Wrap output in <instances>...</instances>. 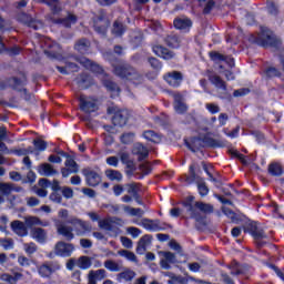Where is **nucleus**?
Wrapping results in <instances>:
<instances>
[{
	"mask_svg": "<svg viewBox=\"0 0 284 284\" xmlns=\"http://www.w3.org/2000/svg\"><path fill=\"white\" fill-rule=\"evenodd\" d=\"M45 6L50 7L52 14L50 16V20L52 23H57L59 26H63L64 28H70V26L77 23V16L67 13L65 18H54V16L61 12V2L59 0H42Z\"/></svg>",
	"mask_w": 284,
	"mask_h": 284,
	"instance_id": "f257e3e1",
	"label": "nucleus"
},
{
	"mask_svg": "<svg viewBox=\"0 0 284 284\" xmlns=\"http://www.w3.org/2000/svg\"><path fill=\"white\" fill-rule=\"evenodd\" d=\"M45 6L50 7L52 14L50 16V20L52 23H57L59 26H63L64 28H70V26L77 23V16L67 13L65 18H54V16L61 12V2L59 0H42Z\"/></svg>",
	"mask_w": 284,
	"mask_h": 284,
	"instance_id": "f03ea898",
	"label": "nucleus"
},
{
	"mask_svg": "<svg viewBox=\"0 0 284 284\" xmlns=\"http://www.w3.org/2000/svg\"><path fill=\"white\" fill-rule=\"evenodd\" d=\"M3 83L4 85L2 87V90H6V88H11V90H16V92H23L24 101H30L32 99V94L28 93V89H24L28 84V77H26L24 73H20L17 77L7 79L3 81Z\"/></svg>",
	"mask_w": 284,
	"mask_h": 284,
	"instance_id": "7ed1b4c3",
	"label": "nucleus"
},
{
	"mask_svg": "<svg viewBox=\"0 0 284 284\" xmlns=\"http://www.w3.org/2000/svg\"><path fill=\"white\" fill-rule=\"evenodd\" d=\"M255 43L262 48H277L281 43L274 32L267 28H262L261 32L255 38Z\"/></svg>",
	"mask_w": 284,
	"mask_h": 284,
	"instance_id": "20e7f679",
	"label": "nucleus"
},
{
	"mask_svg": "<svg viewBox=\"0 0 284 284\" xmlns=\"http://www.w3.org/2000/svg\"><path fill=\"white\" fill-rule=\"evenodd\" d=\"M244 232H248L253 239L256 240L258 247H263L270 239V233L265 232V230L261 225L256 224V222L250 223L248 226L244 227Z\"/></svg>",
	"mask_w": 284,
	"mask_h": 284,
	"instance_id": "39448f33",
	"label": "nucleus"
},
{
	"mask_svg": "<svg viewBox=\"0 0 284 284\" xmlns=\"http://www.w3.org/2000/svg\"><path fill=\"white\" fill-rule=\"evenodd\" d=\"M67 223H69V225H72L71 227L73 232H75L77 236H85L88 232H92V225L77 216L68 217Z\"/></svg>",
	"mask_w": 284,
	"mask_h": 284,
	"instance_id": "423d86ee",
	"label": "nucleus"
},
{
	"mask_svg": "<svg viewBox=\"0 0 284 284\" xmlns=\"http://www.w3.org/2000/svg\"><path fill=\"white\" fill-rule=\"evenodd\" d=\"M45 48L47 50H44V54L48 57V59H51L52 61L63 60V50L59 43L52 42V40H47Z\"/></svg>",
	"mask_w": 284,
	"mask_h": 284,
	"instance_id": "0eeeda50",
	"label": "nucleus"
},
{
	"mask_svg": "<svg viewBox=\"0 0 284 284\" xmlns=\"http://www.w3.org/2000/svg\"><path fill=\"white\" fill-rule=\"evenodd\" d=\"M189 170L191 175L186 178V183L192 184L194 183V181H196L200 196H207V194H210V189L207 187V185H205V181L196 175V171H194V165H191Z\"/></svg>",
	"mask_w": 284,
	"mask_h": 284,
	"instance_id": "6e6552de",
	"label": "nucleus"
},
{
	"mask_svg": "<svg viewBox=\"0 0 284 284\" xmlns=\"http://www.w3.org/2000/svg\"><path fill=\"white\" fill-rule=\"evenodd\" d=\"M61 270V264L57 261H47L38 267V274L42 278H50L54 272Z\"/></svg>",
	"mask_w": 284,
	"mask_h": 284,
	"instance_id": "1a4fd4ad",
	"label": "nucleus"
},
{
	"mask_svg": "<svg viewBox=\"0 0 284 284\" xmlns=\"http://www.w3.org/2000/svg\"><path fill=\"white\" fill-rule=\"evenodd\" d=\"M184 207L186 210V214L194 219L196 223L205 225V217L201 215V210H199V202H185Z\"/></svg>",
	"mask_w": 284,
	"mask_h": 284,
	"instance_id": "9d476101",
	"label": "nucleus"
},
{
	"mask_svg": "<svg viewBox=\"0 0 284 284\" xmlns=\"http://www.w3.org/2000/svg\"><path fill=\"white\" fill-rule=\"evenodd\" d=\"M93 27L98 34H102L104 37L105 32H108V28H110V21L105 19V12L99 11L98 16L93 20Z\"/></svg>",
	"mask_w": 284,
	"mask_h": 284,
	"instance_id": "9b49d317",
	"label": "nucleus"
},
{
	"mask_svg": "<svg viewBox=\"0 0 284 284\" xmlns=\"http://www.w3.org/2000/svg\"><path fill=\"white\" fill-rule=\"evenodd\" d=\"M73 252H74V244L60 241L54 245L55 256H61L62 258H70Z\"/></svg>",
	"mask_w": 284,
	"mask_h": 284,
	"instance_id": "f8f14e48",
	"label": "nucleus"
},
{
	"mask_svg": "<svg viewBox=\"0 0 284 284\" xmlns=\"http://www.w3.org/2000/svg\"><path fill=\"white\" fill-rule=\"evenodd\" d=\"M82 174L89 187H97V185L101 184V174H99L97 171L87 168L82 170Z\"/></svg>",
	"mask_w": 284,
	"mask_h": 284,
	"instance_id": "ddd939ff",
	"label": "nucleus"
},
{
	"mask_svg": "<svg viewBox=\"0 0 284 284\" xmlns=\"http://www.w3.org/2000/svg\"><path fill=\"white\" fill-rule=\"evenodd\" d=\"M141 225L149 232H163V230H165V223H162L161 220H150L144 217L141 220Z\"/></svg>",
	"mask_w": 284,
	"mask_h": 284,
	"instance_id": "4468645a",
	"label": "nucleus"
},
{
	"mask_svg": "<svg viewBox=\"0 0 284 284\" xmlns=\"http://www.w3.org/2000/svg\"><path fill=\"white\" fill-rule=\"evenodd\" d=\"M74 61H78L80 65H83L84 69L89 70V72H103V67L100 65L99 63L85 58V57H74Z\"/></svg>",
	"mask_w": 284,
	"mask_h": 284,
	"instance_id": "2eb2a0df",
	"label": "nucleus"
},
{
	"mask_svg": "<svg viewBox=\"0 0 284 284\" xmlns=\"http://www.w3.org/2000/svg\"><path fill=\"white\" fill-rule=\"evenodd\" d=\"M65 168L61 169V174L64 179H68L70 174H78L79 173V164L72 156H68V159L64 162Z\"/></svg>",
	"mask_w": 284,
	"mask_h": 284,
	"instance_id": "dca6fc26",
	"label": "nucleus"
},
{
	"mask_svg": "<svg viewBox=\"0 0 284 284\" xmlns=\"http://www.w3.org/2000/svg\"><path fill=\"white\" fill-rule=\"evenodd\" d=\"M75 83L81 90H88L91 85H94V79L90 73H79L75 78Z\"/></svg>",
	"mask_w": 284,
	"mask_h": 284,
	"instance_id": "f3484780",
	"label": "nucleus"
},
{
	"mask_svg": "<svg viewBox=\"0 0 284 284\" xmlns=\"http://www.w3.org/2000/svg\"><path fill=\"white\" fill-rule=\"evenodd\" d=\"M129 119H130V111L120 110L114 113V115L112 118V123H113V125H115L118 128H123V126L128 125Z\"/></svg>",
	"mask_w": 284,
	"mask_h": 284,
	"instance_id": "a211bd4d",
	"label": "nucleus"
},
{
	"mask_svg": "<svg viewBox=\"0 0 284 284\" xmlns=\"http://www.w3.org/2000/svg\"><path fill=\"white\" fill-rule=\"evenodd\" d=\"M80 108L82 112L90 114L91 112H97V101L92 98H85L84 95L80 97Z\"/></svg>",
	"mask_w": 284,
	"mask_h": 284,
	"instance_id": "6ab92c4d",
	"label": "nucleus"
},
{
	"mask_svg": "<svg viewBox=\"0 0 284 284\" xmlns=\"http://www.w3.org/2000/svg\"><path fill=\"white\" fill-rule=\"evenodd\" d=\"M18 20L33 30H41V28H43V22H41V20H34L32 17L28 16V13H21L18 17Z\"/></svg>",
	"mask_w": 284,
	"mask_h": 284,
	"instance_id": "aec40b11",
	"label": "nucleus"
},
{
	"mask_svg": "<svg viewBox=\"0 0 284 284\" xmlns=\"http://www.w3.org/2000/svg\"><path fill=\"white\" fill-rule=\"evenodd\" d=\"M210 59L214 61V63H226L230 68H234L235 65L234 58L225 57L216 51L210 52Z\"/></svg>",
	"mask_w": 284,
	"mask_h": 284,
	"instance_id": "412c9836",
	"label": "nucleus"
},
{
	"mask_svg": "<svg viewBox=\"0 0 284 284\" xmlns=\"http://www.w3.org/2000/svg\"><path fill=\"white\" fill-rule=\"evenodd\" d=\"M164 81L171 85V88H179L181 81H183V75L181 72H169L163 75Z\"/></svg>",
	"mask_w": 284,
	"mask_h": 284,
	"instance_id": "4be33fe9",
	"label": "nucleus"
},
{
	"mask_svg": "<svg viewBox=\"0 0 284 284\" xmlns=\"http://www.w3.org/2000/svg\"><path fill=\"white\" fill-rule=\"evenodd\" d=\"M133 156H138V161H145L148 156H150V150L145 148V145L141 143H135L132 148Z\"/></svg>",
	"mask_w": 284,
	"mask_h": 284,
	"instance_id": "5701e85b",
	"label": "nucleus"
},
{
	"mask_svg": "<svg viewBox=\"0 0 284 284\" xmlns=\"http://www.w3.org/2000/svg\"><path fill=\"white\" fill-rule=\"evenodd\" d=\"M116 75L124 81V83H141L139 72H118Z\"/></svg>",
	"mask_w": 284,
	"mask_h": 284,
	"instance_id": "b1692460",
	"label": "nucleus"
},
{
	"mask_svg": "<svg viewBox=\"0 0 284 284\" xmlns=\"http://www.w3.org/2000/svg\"><path fill=\"white\" fill-rule=\"evenodd\" d=\"M173 26L176 28V30H181L182 32H190V28H192V20L186 17L175 18Z\"/></svg>",
	"mask_w": 284,
	"mask_h": 284,
	"instance_id": "393cba45",
	"label": "nucleus"
},
{
	"mask_svg": "<svg viewBox=\"0 0 284 284\" xmlns=\"http://www.w3.org/2000/svg\"><path fill=\"white\" fill-rule=\"evenodd\" d=\"M174 110L178 114H185L187 112V104H185V98L181 93L174 95Z\"/></svg>",
	"mask_w": 284,
	"mask_h": 284,
	"instance_id": "a878e982",
	"label": "nucleus"
},
{
	"mask_svg": "<svg viewBox=\"0 0 284 284\" xmlns=\"http://www.w3.org/2000/svg\"><path fill=\"white\" fill-rule=\"evenodd\" d=\"M162 254L164 258L160 261V266L162 267V270H172V266L170 265V263L172 265L176 263V255L172 252H163Z\"/></svg>",
	"mask_w": 284,
	"mask_h": 284,
	"instance_id": "bb28decb",
	"label": "nucleus"
},
{
	"mask_svg": "<svg viewBox=\"0 0 284 284\" xmlns=\"http://www.w3.org/2000/svg\"><path fill=\"white\" fill-rule=\"evenodd\" d=\"M153 52L156 57H161V59H165L166 61H169V59H174V52L161 44L153 45Z\"/></svg>",
	"mask_w": 284,
	"mask_h": 284,
	"instance_id": "cd10ccee",
	"label": "nucleus"
},
{
	"mask_svg": "<svg viewBox=\"0 0 284 284\" xmlns=\"http://www.w3.org/2000/svg\"><path fill=\"white\" fill-rule=\"evenodd\" d=\"M11 230L18 236H28V226L19 220L11 222Z\"/></svg>",
	"mask_w": 284,
	"mask_h": 284,
	"instance_id": "c85d7f7f",
	"label": "nucleus"
},
{
	"mask_svg": "<svg viewBox=\"0 0 284 284\" xmlns=\"http://www.w3.org/2000/svg\"><path fill=\"white\" fill-rule=\"evenodd\" d=\"M58 234L65 237V241H72L74 239V231L72 226H68L63 223L57 224Z\"/></svg>",
	"mask_w": 284,
	"mask_h": 284,
	"instance_id": "c756f323",
	"label": "nucleus"
},
{
	"mask_svg": "<svg viewBox=\"0 0 284 284\" xmlns=\"http://www.w3.org/2000/svg\"><path fill=\"white\" fill-rule=\"evenodd\" d=\"M202 141L204 143V148H225L227 145V141L216 140L210 136L202 138Z\"/></svg>",
	"mask_w": 284,
	"mask_h": 284,
	"instance_id": "7c9ffc66",
	"label": "nucleus"
},
{
	"mask_svg": "<svg viewBox=\"0 0 284 284\" xmlns=\"http://www.w3.org/2000/svg\"><path fill=\"white\" fill-rule=\"evenodd\" d=\"M31 236L38 243H45L48 241V232L42 227H33L31 230Z\"/></svg>",
	"mask_w": 284,
	"mask_h": 284,
	"instance_id": "2f4dec72",
	"label": "nucleus"
},
{
	"mask_svg": "<svg viewBox=\"0 0 284 284\" xmlns=\"http://www.w3.org/2000/svg\"><path fill=\"white\" fill-rule=\"evenodd\" d=\"M98 79L102 80L104 88H106V90H109L110 92H119V87L116 85V83L109 80L105 73H98Z\"/></svg>",
	"mask_w": 284,
	"mask_h": 284,
	"instance_id": "473e14b6",
	"label": "nucleus"
},
{
	"mask_svg": "<svg viewBox=\"0 0 284 284\" xmlns=\"http://www.w3.org/2000/svg\"><path fill=\"white\" fill-rule=\"evenodd\" d=\"M150 243H152V235L142 236L138 242L136 253L145 254V251L148 250V245H150Z\"/></svg>",
	"mask_w": 284,
	"mask_h": 284,
	"instance_id": "72a5a7b5",
	"label": "nucleus"
},
{
	"mask_svg": "<svg viewBox=\"0 0 284 284\" xmlns=\"http://www.w3.org/2000/svg\"><path fill=\"white\" fill-rule=\"evenodd\" d=\"M74 51L79 52V54H88L90 51V42L88 39H80L74 44Z\"/></svg>",
	"mask_w": 284,
	"mask_h": 284,
	"instance_id": "f704fd0d",
	"label": "nucleus"
},
{
	"mask_svg": "<svg viewBox=\"0 0 284 284\" xmlns=\"http://www.w3.org/2000/svg\"><path fill=\"white\" fill-rule=\"evenodd\" d=\"M184 141H185L186 148H189L191 152H197V150L205 148L202 138H193L191 142H189L187 140H184Z\"/></svg>",
	"mask_w": 284,
	"mask_h": 284,
	"instance_id": "c9c22d12",
	"label": "nucleus"
},
{
	"mask_svg": "<svg viewBox=\"0 0 284 284\" xmlns=\"http://www.w3.org/2000/svg\"><path fill=\"white\" fill-rule=\"evenodd\" d=\"M38 172L41 174V176H54V174H59V172L54 170V166L49 163L41 164L38 169Z\"/></svg>",
	"mask_w": 284,
	"mask_h": 284,
	"instance_id": "e433bc0d",
	"label": "nucleus"
},
{
	"mask_svg": "<svg viewBox=\"0 0 284 284\" xmlns=\"http://www.w3.org/2000/svg\"><path fill=\"white\" fill-rule=\"evenodd\" d=\"M209 79L211 83L215 85V88H217V90H222V92H225V90H227V87L225 85V81H223L221 77L216 75V73H211L209 75Z\"/></svg>",
	"mask_w": 284,
	"mask_h": 284,
	"instance_id": "4c0bfd02",
	"label": "nucleus"
},
{
	"mask_svg": "<svg viewBox=\"0 0 284 284\" xmlns=\"http://www.w3.org/2000/svg\"><path fill=\"white\" fill-rule=\"evenodd\" d=\"M104 174L109 181H115L116 183H121L123 181V173H121V171L109 169L105 170Z\"/></svg>",
	"mask_w": 284,
	"mask_h": 284,
	"instance_id": "58836bf2",
	"label": "nucleus"
},
{
	"mask_svg": "<svg viewBox=\"0 0 284 284\" xmlns=\"http://www.w3.org/2000/svg\"><path fill=\"white\" fill-rule=\"evenodd\" d=\"M77 267L80 270H90L92 267V257L82 255L77 260Z\"/></svg>",
	"mask_w": 284,
	"mask_h": 284,
	"instance_id": "ea45409f",
	"label": "nucleus"
},
{
	"mask_svg": "<svg viewBox=\"0 0 284 284\" xmlns=\"http://www.w3.org/2000/svg\"><path fill=\"white\" fill-rule=\"evenodd\" d=\"M136 273L130 268H123L121 273L118 274V281H133Z\"/></svg>",
	"mask_w": 284,
	"mask_h": 284,
	"instance_id": "a19ab883",
	"label": "nucleus"
},
{
	"mask_svg": "<svg viewBox=\"0 0 284 284\" xmlns=\"http://www.w3.org/2000/svg\"><path fill=\"white\" fill-rule=\"evenodd\" d=\"M104 267L109 270V272H123V264L116 263L113 260H106Z\"/></svg>",
	"mask_w": 284,
	"mask_h": 284,
	"instance_id": "79ce46f5",
	"label": "nucleus"
},
{
	"mask_svg": "<svg viewBox=\"0 0 284 284\" xmlns=\"http://www.w3.org/2000/svg\"><path fill=\"white\" fill-rule=\"evenodd\" d=\"M165 43L169 48H180L181 47V38L179 36L172 33L165 38Z\"/></svg>",
	"mask_w": 284,
	"mask_h": 284,
	"instance_id": "37998d69",
	"label": "nucleus"
},
{
	"mask_svg": "<svg viewBox=\"0 0 284 284\" xmlns=\"http://www.w3.org/2000/svg\"><path fill=\"white\" fill-rule=\"evenodd\" d=\"M229 270H231V276H241V274L247 273V266H243L241 264L229 266Z\"/></svg>",
	"mask_w": 284,
	"mask_h": 284,
	"instance_id": "c03bdc74",
	"label": "nucleus"
},
{
	"mask_svg": "<svg viewBox=\"0 0 284 284\" xmlns=\"http://www.w3.org/2000/svg\"><path fill=\"white\" fill-rule=\"evenodd\" d=\"M283 166L278 163H271L268 165V174H271V176H283Z\"/></svg>",
	"mask_w": 284,
	"mask_h": 284,
	"instance_id": "a18cd8bd",
	"label": "nucleus"
},
{
	"mask_svg": "<svg viewBox=\"0 0 284 284\" xmlns=\"http://www.w3.org/2000/svg\"><path fill=\"white\" fill-rule=\"evenodd\" d=\"M88 275L95 281H103V278L108 277V272L103 268H100L97 271H90Z\"/></svg>",
	"mask_w": 284,
	"mask_h": 284,
	"instance_id": "49530a36",
	"label": "nucleus"
},
{
	"mask_svg": "<svg viewBox=\"0 0 284 284\" xmlns=\"http://www.w3.org/2000/svg\"><path fill=\"white\" fill-rule=\"evenodd\" d=\"M59 72H79V65L77 63L67 61L64 65L58 67Z\"/></svg>",
	"mask_w": 284,
	"mask_h": 284,
	"instance_id": "de8ad7c7",
	"label": "nucleus"
},
{
	"mask_svg": "<svg viewBox=\"0 0 284 284\" xmlns=\"http://www.w3.org/2000/svg\"><path fill=\"white\" fill-rule=\"evenodd\" d=\"M14 186H12V184L10 183H1L0 184V192L1 194H3L4 196H9V194L12 193V191H14ZM17 192H21V189H17Z\"/></svg>",
	"mask_w": 284,
	"mask_h": 284,
	"instance_id": "09e8293b",
	"label": "nucleus"
},
{
	"mask_svg": "<svg viewBox=\"0 0 284 284\" xmlns=\"http://www.w3.org/2000/svg\"><path fill=\"white\" fill-rule=\"evenodd\" d=\"M119 256H123L126 261H131L132 263H136V255L128 250L118 251Z\"/></svg>",
	"mask_w": 284,
	"mask_h": 284,
	"instance_id": "8fccbe9b",
	"label": "nucleus"
},
{
	"mask_svg": "<svg viewBox=\"0 0 284 284\" xmlns=\"http://www.w3.org/2000/svg\"><path fill=\"white\" fill-rule=\"evenodd\" d=\"M124 212H128L130 214V216H143V214H145V211H143V209H134V207H130V206H124L123 207Z\"/></svg>",
	"mask_w": 284,
	"mask_h": 284,
	"instance_id": "3c124183",
	"label": "nucleus"
},
{
	"mask_svg": "<svg viewBox=\"0 0 284 284\" xmlns=\"http://www.w3.org/2000/svg\"><path fill=\"white\" fill-rule=\"evenodd\" d=\"M23 250L26 254H28L29 256H32V254H34L39 248L34 242H31V243H24Z\"/></svg>",
	"mask_w": 284,
	"mask_h": 284,
	"instance_id": "603ef678",
	"label": "nucleus"
},
{
	"mask_svg": "<svg viewBox=\"0 0 284 284\" xmlns=\"http://www.w3.org/2000/svg\"><path fill=\"white\" fill-rule=\"evenodd\" d=\"M266 8L268 14H272L273 17H276V14H278V6L273 0H267Z\"/></svg>",
	"mask_w": 284,
	"mask_h": 284,
	"instance_id": "864d4df0",
	"label": "nucleus"
},
{
	"mask_svg": "<svg viewBox=\"0 0 284 284\" xmlns=\"http://www.w3.org/2000/svg\"><path fill=\"white\" fill-rule=\"evenodd\" d=\"M125 32V27H123V23L115 21L113 24L112 33L115 37H121Z\"/></svg>",
	"mask_w": 284,
	"mask_h": 284,
	"instance_id": "5fc2aeb1",
	"label": "nucleus"
},
{
	"mask_svg": "<svg viewBox=\"0 0 284 284\" xmlns=\"http://www.w3.org/2000/svg\"><path fill=\"white\" fill-rule=\"evenodd\" d=\"M197 207L200 212H203V214H212L214 212V206L211 204H205L203 202H197Z\"/></svg>",
	"mask_w": 284,
	"mask_h": 284,
	"instance_id": "6e6d98bb",
	"label": "nucleus"
},
{
	"mask_svg": "<svg viewBox=\"0 0 284 284\" xmlns=\"http://www.w3.org/2000/svg\"><path fill=\"white\" fill-rule=\"evenodd\" d=\"M1 247L6 250L7 252L10 250H14V240L12 239H1Z\"/></svg>",
	"mask_w": 284,
	"mask_h": 284,
	"instance_id": "4d7b16f0",
	"label": "nucleus"
},
{
	"mask_svg": "<svg viewBox=\"0 0 284 284\" xmlns=\"http://www.w3.org/2000/svg\"><path fill=\"white\" fill-rule=\"evenodd\" d=\"M143 136L146 141H152V143H159L160 141L159 135L154 131H145Z\"/></svg>",
	"mask_w": 284,
	"mask_h": 284,
	"instance_id": "13d9d810",
	"label": "nucleus"
},
{
	"mask_svg": "<svg viewBox=\"0 0 284 284\" xmlns=\"http://www.w3.org/2000/svg\"><path fill=\"white\" fill-rule=\"evenodd\" d=\"M100 230H105L106 232H112V221L110 219L101 220L99 222Z\"/></svg>",
	"mask_w": 284,
	"mask_h": 284,
	"instance_id": "bf43d9fd",
	"label": "nucleus"
},
{
	"mask_svg": "<svg viewBox=\"0 0 284 284\" xmlns=\"http://www.w3.org/2000/svg\"><path fill=\"white\" fill-rule=\"evenodd\" d=\"M39 217L37 216H26L24 217V225L27 227H34V225H39Z\"/></svg>",
	"mask_w": 284,
	"mask_h": 284,
	"instance_id": "052dcab7",
	"label": "nucleus"
},
{
	"mask_svg": "<svg viewBox=\"0 0 284 284\" xmlns=\"http://www.w3.org/2000/svg\"><path fill=\"white\" fill-rule=\"evenodd\" d=\"M33 145L39 152H45V150L48 149V142L43 140H34Z\"/></svg>",
	"mask_w": 284,
	"mask_h": 284,
	"instance_id": "680f3d73",
	"label": "nucleus"
},
{
	"mask_svg": "<svg viewBox=\"0 0 284 284\" xmlns=\"http://www.w3.org/2000/svg\"><path fill=\"white\" fill-rule=\"evenodd\" d=\"M128 194H131L134 197L139 196V184L138 183H130L128 184Z\"/></svg>",
	"mask_w": 284,
	"mask_h": 284,
	"instance_id": "e2e57ef3",
	"label": "nucleus"
},
{
	"mask_svg": "<svg viewBox=\"0 0 284 284\" xmlns=\"http://www.w3.org/2000/svg\"><path fill=\"white\" fill-rule=\"evenodd\" d=\"M121 143H124L125 145L132 143L134 141V133L129 132V133H123L121 136Z\"/></svg>",
	"mask_w": 284,
	"mask_h": 284,
	"instance_id": "0e129e2a",
	"label": "nucleus"
},
{
	"mask_svg": "<svg viewBox=\"0 0 284 284\" xmlns=\"http://www.w3.org/2000/svg\"><path fill=\"white\" fill-rule=\"evenodd\" d=\"M118 156H119L121 163H123V165H124V163H128L129 161H131L130 160V152H128L125 150H120L118 152Z\"/></svg>",
	"mask_w": 284,
	"mask_h": 284,
	"instance_id": "69168bd1",
	"label": "nucleus"
},
{
	"mask_svg": "<svg viewBox=\"0 0 284 284\" xmlns=\"http://www.w3.org/2000/svg\"><path fill=\"white\" fill-rule=\"evenodd\" d=\"M130 71H132V65L125 62H120L115 68V72H130Z\"/></svg>",
	"mask_w": 284,
	"mask_h": 284,
	"instance_id": "338daca9",
	"label": "nucleus"
},
{
	"mask_svg": "<svg viewBox=\"0 0 284 284\" xmlns=\"http://www.w3.org/2000/svg\"><path fill=\"white\" fill-rule=\"evenodd\" d=\"M106 165H110L111 168H119V156H109L105 160Z\"/></svg>",
	"mask_w": 284,
	"mask_h": 284,
	"instance_id": "774afa93",
	"label": "nucleus"
}]
</instances>
